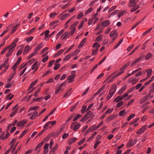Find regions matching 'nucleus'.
Segmentation results:
<instances>
[{
    "label": "nucleus",
    "mask_w": 154,
    "mask_h": 154,
    "mask_svg": "<svg viewBox=\"0 0 154 154\" xmlns=\"http://www.w3.org/2000/svg\"><path fill=\"white\" fill-rule=\"evenodd\" d=\"M80 127V124L77 123V122L73 123L71 125L70 128L73 129L74 131H76Z\"/></svg>",
    "instance_id": "2"
},
{
    "label": "nucleus",
    "mask_w": 154,
    "mask_h": 154,
    "mask_svg": "<svg viewBox=\"0 0 154 154\" xmlns=\"http://www.w3.org/2000/svg\"><path fill=\"white\" fill-rule=\"evenodd\" d=\"M86 40V38H84L81 42L78 45V48H80L82 47L84 44Z\"/></svg>",
    "instance_id": "13"
},
{
    "label": "nucleus",
    "mask_w": 154,
    "mask_h": 154,
    "mask_svg": "<svg viewBox=\"0 0 154 154\" xmlns=\"http://www.w3.org/2000/svg\"><path fill=\"white\" fill-rule=\"evenodd\" d=\"M83 13L82 12H80L78 14L77 17V18L78 19H81L82 17L83 16Z\"/></svg>",
    "instance_id": "33"
},
{
    "label": "nucleus",
    "mask_w": 154,
    "mask_h": 154,
    "mask_svg": "<svg viewBox=\"0 0 154 154\" xmlns=\"http://www.w3.org/2000/svg\"><path fill=\"white\" fill-rule=\"evenodd\" d=\"M137 139H136L133 140L131 139L127 144V146L128 148H130L133 146L137 142Z\"/></svg>",
    "instance_id": "4"
},
{
    "label": "nucleus",
    "mask_w": 154,
    "mask_h": 154,
    "mask_svg": "<svg viewBox=\"0 0 154 154\" xmlns=\"http://www.w3.org/2000/svg\"><path fill=\"white\" fill-rule=\"evenodd\" d=\"M75 76V75H73L68 77L67 79L69 80V82H71L73 81V79L74 78Z\"/></svg>",
    "instance_id": "14"
},
{
    "label": "nucleus",
    "mask_w": 154,
    "mask_h": 154,
    "mask_svg": "<svg viewBox=\"0 0 154 154\" xmlns=\"http://www.w3.org/2000/svg\"><path fill=\"white\" fill-rule=\"evenodd\" d=\"M138 81L137 79H136L135 78L131 77L129 79V82H132V84L134 85Z\"/></svg>",
    "instance_id": "6"
},
{
    "label": "nucleus",
    "mask_w": 154,
    "mask_h": 154,
    "mask_svg": "<svg viewBox=\"0 0 154 154\" xmlns=\"http://www.w3.org/2000/svg\"><path fill=\"white\" fill-rule=\"evenodd\" d=\"M117 86L116 85H112L111 89L109 91V93L106 98V100H109L112 96L116 91Z\"/></svg>",
    "instance_id": "1"
},
{
    "label": "nucleus",
    "mask_w": 154,
    "mask_h": 154,
    "mask_svg": "<svg viewBox=\"0 0 154 154\" xmlns=\"http://www.w3.org/2000/svg\"><path fill=\"white\" fill-rule=\"evenodd\" d=\"M116 72H114L113 73H112V74H111V75L109 76L105 80V82H106L111 77V76L116 74Z\"/></svg>",
    "instance_id": "46"
},
{
    "label": "nucleus",
    "mask_w": 154,
    "mask_h": 154,
    "mask_svg": "<svg viewBox=\"0 0 154 154\" xmlns=\"http://www.w3.org/2000/svg\"><path fill=\"white\" fill-rule=\"evenodd\" d=\"M77 140V138L75 137L69 139L68 140V143L69 145H71L74 143Z\"/></svg>",
    "instance_id": "11"
},
{
    "label": "nucleus",
    "mask_w": 154,
    "mask_h": 154,
    "mask_svg": "<svg viewBox=\"0 0 154 154\" xmlns=\"http://www.w3.org/2000/svg\"><path fill=\"white\" fill-rule=\"evenodd\" d=\"M92 114V113L90 111H89L85 115L88 119L89 118L91 117Z\"/></svg>",
    "instance_id": "30"
},
{
    "label": "nucleus",
    "mask_w": 154,
    "mask_h": 154,
    "mask_svg": "<svg viewBox=\"0 0 154 154\" xmlns=\"http://www.w3.org/2000/svg\"><path fill=\"white\" fill-rule=\"evenodd\" d=\"M134 99H132L131 100H130L128 103L127 104L126 106H128L129 105H130V104H132L133 102L134 101Z\"/></svg>",
    "instance_id": "64"
},
{
    "label": "nucleus",
    "mask_w": 154,
    "mask_h": 154,
    "mask_svg": "<svg viewBox=\"0 0 154 154\" xmlns=\"http://www.w3.org/2000/svg\"><path fill=\"white\" fill-rule=\"evenodd\" d=\"M58 147V146L57 144L54 148L53 149H52L50 151L49 153H50L51 152H54L57 149Z\"/></svg>",
    "instance_id": "38"
},
{
    "label": "nucleus",
    "mask_w": 154,
    "mask_h": 154,
    "mask_svg": "<svg viewBox=\"0 0 154 154\" xmlns=\"http://www.w3.org/2000/svg\"><path fill=\"white\" fill-rule=\"evenodd\" d=\"M133 7V8H132L131 10V11L132 12L135 11L139 8V6H136Z\"/></svg>",
    "instance_id": "37"
},
{
    "label": "nucleus",
    "mask_w": 154,
    "mask_h": 154,
    "mask_svg": "<svg viewBox=\"0 0 154 154\" xmlns=\"http://www.w3.org/2000/svg\"><path fill=\"white\" fill-rule=\"evenodd\" d=\"M55 65V66L54 67V69L55 70H56L58 69L60 66V64H56Z\"/></svg>",
    "instance_id": "53"
},
{
    "label": "nucleus",
    "mask_w": 154,
    "mask_h": 154,
    "mask_svg": "<svg viewBox=\"0 0 154 154\" xmlns=\"http://www.w3.org/2000/svg\"><path fill=\"white\" fill-rule=\"evenodd\" d=\"M88 119V118H87V117L85 116L81 119V121L82 122H84L86 120H87Z\"/></svg>",
    "instance_id": "56"
},
{
    "label": "nucleus",
    "mask_w": 154,
    "mask_h": 154,
    "mask_svg": "<svg viewBox=\"0 0 154 154\" xmlns=\"http://www.w3.org/2000/svg\"><path fill=\"white\" fill-rule=\"evenodd\" d=\"M123 99V98L122 97L118 96L114 99V102L116 101V102H118L122 100Z\"/></svg>",
    "instance_id": "15"
},
{
    "label": "nucleus",
    "mask_w": 154,
    "mask_h": 154,
    "mask_svg": "<svg viewBox=\"0 0 154 154\" xmlns=\"http://www.w3.org/2000/svg\"><path fill=\"white\" fill-rule=\"evenodd\" d=\"M135 116V115L134 114H131L128 118L127 121H129L131 119L133 118Z\"/></svg>",
    "instance_id": "43"
},
{
    "label": "nucleus",
    "mask_w": 154,
    "mask_h": 154,
    "mask_svg": "<svg viewBox=\"0 0 154 154\" xmlns=\"http://www.w3.org/2000/svg\"><path fill=\"white\" fill-rule=\"evenodd\" d=\"M69 13H66L64 14L61 17L60 19L62 20H64L65 18L69 17Z\"/></svg>",
    "instance_id": "17"
},
{
    "label": "nucleus",
    "mask_w": 154,
    "mask_h": 154,
    "mask_svg": "<svg viewBox=\"0 0 154 154\" xmlns=\"http://www.w3.org/2000/svg\"><path fill=\"white\" fill-rule=\"evenodd\" d=\"M110 23V22L109 20H106L102 23L101 25L104 27H106L108 26Z\"/></svg>",
    "instance_id": "10"
},
{
    "label": "nucleus",
    "mask_w": 154,
    "mask_h": 154,
    "mask_svg": "<svg viewBox=\"0 0 154 154\" xmlns=\"http://www.w3.org/2000/svg\"><path fill=\"white\" fill-rule=\"evenodd\" d=\"M38 53V52L36 51H35V52L32 53L28 57V59H29L31 58L34 55H35L37 54Z\"/></svg>",
    "instance_id": "35"
},
{
    "label": "nucleus",
    "mask_w": 154,
    "mask_h": 154,
    "mask_svg": "<svg viewBox=\"0 0 154 154\" xmlns=\"http://www.w3.org/2000/svg\"><path fill=\"white\" fill-rule=\"evenodd\" d=\"M125 109L120 111L119 113V115L121 116H122L125 113Z\"/></svg>",
    "instance_id": "61"
},
{
    "label": "nucleus",
    "mask_w": 154,
    "mask_h": 154,
    "mask_svg": "<svg viewBox=\"0 0 154 154\" xmlns=\"http://www.w3.org/2000/svg\"><path fill=\"white\" fill-rule=\"evenodd\" d=\"M33 36H30L26 38V40L27 42H30L33 38Z\"/></svg>",
    "instance_id": "42"
},
{
    "label": "nucleus",
    "mask_w": 154,
    "mask_h": 154,
    "mask_svg": "<svg viewBox=\"0 0 154 154\" xmlns=\"http://www.w3.org/2000/svg\"><path fill=\"white\" fill-rule=\"evenodd\" d=\"M9 48V46H7L5 47L4 49L2 51L1 53V54H3Z\"/></svg>",
    "instance_id": "57"
},
{
    "label": "nucleus",
    "mask_w": 154,
    "mask_h": 154,
    "mask_svg": "<svg viewBox=\"0 0 154 154\" xmlns=\"http://www.w3.org/2000/svg\"><path fill=\"white\" fill-rule=\"evenodd\" d=\"M98 51V49L97 48H95L93 50L92 53V55H95L97 54V52Z\"/></svg>",
    "instance_id": "47"
},
{
    "label": "nucleus",
    "mask_w": 154,
    "mask_h": 154,
    "mask_svg": "<svg viewBox=\"0 0 154 154\" xmlns=\"http://www.w3.org/2000/svg\"><path fill=\"white\" fill-rule=\"evenodd\" d=\"M49 33V30H47L45 32V38H48L49 37L48 36Z\"/></svg>",
    "instance_id": "59"
},
{
    "label": "nucleus",
    "mask_w": 154,
    "mask_h": 154,
    "mask_svg": "<svg viewBox=\"0 0 154 154\" xmlns=\"http://www.w3.org/2000/svg\"><path fill=\"white\" fill-rule=\"evenodd\" d=\"M89 87L87 88L86 89V90L82 94V96H84V95H85V94H86L88 92V91L89 90Z\"/></svg>",
    "instance_id": "60"
},
{
    "label": "nucleus",
    "mask_w": 154,
    "mask_h": 154,
    "mask_svg": "<svg viewBox=\"0 0 154 154\" xmlns=\"http://www.w3.org/2000/svg\"><path fill=\"white\" fill-rule=\"evenodd\" d=\"M72 89H70L69 91H68L65 94V95L63 96V97H67L68 95H70L71 94L72 91Z\"/></svg>",
    "instance_id": "23"
},
{
    "label": "nucleus",
    "mask_w": 154,
    "mask_h": 154,
    "mask_svg": "<svg viewBox=\"0 0 154 154\" xmlns=\"http://www.w3.org/2000/svg\"><path fill=\"white\" fill-rule=\"evenodd\" d=\"M75 115L74 114H73L71 116H70L69 118L66 121V122H69L70 120L73 117L75 116Z\"/></svg>",
    "instance_id": "50"
},
{
    "label": "nucleus",
    "mask_w": 154,
    "mask_h": 154,
    "mask_svg": "<svg viewBox=\"0 0 154 154\" xmlns=\"http://www.w3.org/2000/svg\"><path fill=\"white\" fill-rule=\"evenodd\" d=\"M56 15V14L55 13H52L50 14V17L51 18L54 17Z\"/></svg>",
    "instance_id": "52"
},
{
    "label": "nucleus",
    "mask_w": 154,
    "mask_h": 154,
    "mask_svg": "<svg viewBox=\"0 0 154 154\" xmlns=\"http://www.w3.org/2000/svg\"><path fill=\"white\" fill-rule=\"evenodd\" d=\"M27 130H25L23 131V132L21 134L20 136L19 137V138H21L22 137H23L25 134L27 132Z\"/></svg>",
    "instance_id": "45"
},
{
    "label": "nucleus",
    "mask_w": 154,
    "mask_h": 154,
    "mask_svg": "<svg viewBox=\"0 0 154 154\" xmlns=\"http://www.w3.org/2000/svg\"><path fill=\"white\" fill-rule=\"evenodd\" d=\"M117 35V32H116V30H114L111 32L110 36L111 37L114 36L115 37H116Z\"/></svg>",
    "instance_id": "19"
},
{
    "label": "nucleus",
    "mask_w": 154,
    "mask_h": 154,
    "mask_svg": "<svg viewBox=\"0 0 154 154\" xmlns=\"http://www.w3.org/2000/svg\"><path fill=\"white\" fill-rule=\"evenodd\" d=\"M70 55H68L65 57L64 60L65 61L68 60L70 58Z\"/></svg>",
    "instance_id": "62"
},
{
    "label": "nucleus",
    "mask_w": 154,
    "mask_h": 154,
    "mask_svg": "<svg viewBox=\"0 0 154 154\" xmlns=\"http://www.w3.org/2000/svg\"><path fill=\"white\" fill-rule=\"evenodd\" d=\"M126 86L124 85L119 91L118 93L120 94L123 93L126 88Z\"/></svg>",
    "instance_id": "21"
},
{
    "label": "nucleus",
    "mask_w": 154,
    "mask_h": 154,
    "mask_svg": "<svg viewBox=\"0 0 154 154\" xmlns=\"http://www.w3.org/2000/svg\"><path fill=\"white\" fill-rule=\"evenodd\" d=\"M27 122V120H25L22 121H20L17 124V126L18 127H20L26 124Z\"/></svg>",
    "instance_id": "8"
},
{
    "label": "nucleus",
    "mask_w": 154,
    "mask_h": 154,
    "mask_svg": "<svg viewBox=\"0 0 154 154\" xmlns=\"http://www.w3.org/2000/svg\"><path fill=\"white\" fill-rule=\"evenodd\" d=\"M14 48H13V47L10 46V45H9V48H8V52L6 55V57H8L11 54L13 51L14 50Z\"/></svg>",
    "instance_id": "5"
},
{
    "label": "nucleus",
    "mask_w": 154,
    "mask_h": 154,
    "mask_svg": "<svg viewBox=\"0 0 154 154\" xmlns=\"http://www.w3.org/2000/svg\"><path fill=\"white\" fill-rule=\"evenodd\" d=\"M115 118V116H109L108 118L107 119L106 121L107 122H109L110 121L113 120Z\"/></svg>",
    "instance_id": "31"
},
{
    "label": "nucleus",
    "mask_w": 154,
    "mask_h": 154,
    "mask_svg": "<svg viewBox=\"0 0 154 154\" xmlns=\"http://www.w3.org/2000/svg\"><path fill=\"white\" fill-rule=\"evenodd\" d=\"M51 123L50 121H49L46 123L44 126V128H46Z\"/></svg>",
    "instance_id": "63"
},
{
    "label": "nucleus",
    "mask_w": 154,
    "mask_h": 154,
    "mask_svg": "<svg viewBox=\"0 0 154 154\" xmlns=\"http://www.w3.org/2000/svg\"><path fill=\"white\" fill-rule=\"evenodd\" d=\"M153 28H152V27L151 28H150L149 29L147 30V31H145V32H144L143 34V36H144L145 35H146L149 32L151 31V30L153 29Z\"/></svg>",
    "instance_id": "41"
},
{
    "label": "nucleus",
    "mask_w": 154,
    "mask_h": 154,
    "mask_svg": "<svg viewBox=\"0 0 154 154\" xmlns=\"http://www.w3.org/2000/svg\"><path fill=\"white\" fill-rule=\"evenodd\" d=\"M15 73H13L11 74L9 76V78L8 79V82H9V81H10L12 79V78L14 75Z\"/></svg>",
    "instance_id": "48"
},
{
    "label": "nucleus",
    "mask_w": 154,
    "mask_h": 154,
    "mask_svg": "<svg viewBox=\"0 0 154 154\" xmlns=\"http://www.w3.org/2000/svg\"><path fill=\"white\" fill-rule=\"evenodd\" d=\"M42 44H39L38 47L36 48L35 49L34 51H35L37 52V51L39 50L42 47Z\"/></svg>",
    "instance_id": "22"
},
{
    "label": "nucleus",
    "mask_w": 154,
    "mask_h": 154,
    "mask_svg": "<svg viewBox=\"0 0 154 154\" xmlns=\"http://www.w3.org/2000/svg\"><path fill=\"white\" fill-rule=\"evenodd\" d=\"M81 117V116L80 115L78 114L77 116L73 119V121H76L79 118H80Z\"/></svg>",
    "instance_id": "54"
},
{
    "label": "nucleus",
    "mask_w": 154,
    "mask_h": 154,
    "mask_svg": "<svg viewBox=\"0 0 154 154\" xmlns=\"http://www.w3.org/2000/svg\"><path fill=\"white\" fill-rule=\"evenodd\" d=\"M100 46V45H99L97 42H96L93 44V48H97V49H98Z\"/></svg>",
    "instance_id": "36"
},
{
    "label": "nucleus",
    "mask_w": 154,
    "mask_h": 154,
    "mask_svg": "<svg viewBox=\"0 0 154 154\" xmlns=\"http://www.w3.org/2000/svg\"><path fill=\"white\" fill-rule=\"evenodd\" d=\"M138 2V0H130L129 4V6L131 7L136 6H139L137 4Z\"/></svg>",
    "instance_id": "3"
},
{
    "label": "nucleus",
    "mask_w": 154,
    "mask_h": 154,
    "mask_svg": "<svg viewBox=\"0 0 154 154\" xmlns=\"http://www.w3.org/2000/svg\"><path fill=\"white\" fill-rule=\"evenodd\" d=\"M116 8V6H114L110 8L108 10V12L110 13L113 10L115 9Z\"/></svg>",
    "instance_id": "44"
},
{
    "label": "nucleus",
    "mask_w": 154,
    "mask_h": 154,
    "mask_svg": "<svg viewBox=\"0 0 154 154\" xmlns=\"http://www.w3.org/2000/svg\"><path fill=\"white\" fill-rule=\"evenodd\" d=\"M130 64V62L126 63L120 68V70H122V72H123L124 70L128 67L129 65Z\"/></svg>",
    "instance_id": "16"
},
{
    "label": "nucleus",
    "mask_w": 154,
    "mask_h": 154,
    "mask_svg": "<svg viewBox=\"0 0 154 154\" xmlns=\"http://www.w3.org/2000/svg\"><path fill=\"white\" fill-rule=\"evenodd\" d=\"M64 29H62L58 33L56 36V39H57L64 32Z\"/></svg>",
    "instance_id": "24"
},
{
    "label": "nucleus",
    "mask_w": 154,
    "mask_h": 154,
    "mask_svg": "<svg viewBox=\"0 0 154 154\" xmlns=\"http://www.w3.org/2000/svg\"><path fill=\"white\" fill-rule=\"evenodd\" d=\"M18 41V39L17 38H16L14 41L13 42L11 43V44L10 45V46L13 47V48H15V47L16 46V44Z\"/></svg>",
    "instance_id": "18"
},
{
    "label": "nucleus",
    "mask_w": 154,
    "mask_h": 154,
    "mask_svg": "<svg viewBox=\"0 0 154 154\" xmlns=\"http://www.w3.org/2000/svg\"><path fill=\"white\" fill-rule=\"evenodd\" d=\"M86 108H87V106H83L82 109L81 110V112L83 113H84L85 111H87V110H86Z\"/></svg>",
    "instance_id": "40"
},
{
    "label": "nucleus",
    "mask_w": 154,
    "mask_h": 154,
    "mask_svg": "<svg viewBox=\"0 0 154 154\" xmlns=\"http://www.w3.org/2000/svg\"><path fill=\"white\" fill-rule=\"evenodd\" d=\"M146 71L147 72V77L148 78L151 76V74L152 72V70L151 69H148L146 70Z\"/></svg>",
    "instance_id": "12"
},
{
    "label": "nucleus",
    "mask_w": 154,
    "mask_h": 154,
    "mask_svg": "<svg viewBox=\"0 0 154 154\" xmlns=\"http://www.w3.org/2000/svg\"><path fill=\"white\" fill-rule=\"evenodd\" d=\"M38 62L37 61H36L35 63L32 65V69L34 70Z\"/></svg>",
    "instance_id": "58"
},
{
    "label": "nucleus",
    "mask_w": 154,
    "mask_h": 154,
    "mask_svg": "<svg viewBox=\"0 0 154 154\" xmlns=\"http://www.w3.org/2000/svg\"><path fill=\"white\" fill-rule=\"evenodd\" d=\"M152 55L150 53H149L145 56V59L146 60H149L152 56Z\"/></svg>",
    "instance_id": "28"
},
{
    "label": "nucleus",
    "mask_w": 154,
    "mask_h": 154,
    "mask_svg": "<svg viewBox=\"0 0 154 154\" xmlns=\"http://www.w3.org/2000/svg\"><path fill=\"white\" fill-rule=\"evenodd\" d=\"M13 97V95H12L11 94H10L7 96L6 99L7 100H11Z\"/></svg>",
    "instance_id": "32"
},
{
    "label": "nucleus",
    "mask_w": 154,
    "mask_h": 154,
    "mask_svg": "<svg viewBox=\"0 0 154 154\" xmlns=\"http://www.w3.org/2000/svg\"><path fill=\"white\" fill-rule=\"evenodd\" d=\"M38 81V79H37L31 84L29 88V90H30V89H31L32 87L34 86V85L36 84V83Z\"/></svg>",
    "instance_id": "27"
},
{
    "label": "nucleus",
    "mask_w": 154,
    "mask_h": 154,
    "mask_svg": "<svg viewBox=\"0 0 154 154\" xmlns=\"http://www.w3.org/2000/svg\"><path fill=\"white\" fill-rule=\"evenodd\" d=\"M18 109L17 108L14 112H12L10 115V117H13L14 115L17 112L18 110Z\"/></svg>",
    "instance_id": "29"
},
{
    "label": "nucleus",
    "mask_w": 154,
    "mask_h": 154,
    "mask_svg": "<svg viewBox=\"0 0 154 154\" xmlns=\"http://www.w3.org/2000/svg\"><path fill=\"white\" fill-rule=\"evenodd\" d=\"M146 126H144L140 129L137 132V134H140L143 132L146 129Z\"/></svg>",
    "instance_id": "9"
},
{
    "label": "nucleus",
    "mask_w": 154,
    "mask_h": 154,
    "mask_svg": "<svg viewBox=\"0 0 154 154\" xmlns=\"http://www.w3.org/2000/svg\"><path fill=\"white\" fill-rule=\"evenodd\" d=\"M38 108H39V107L38 106H33V107H31L30 108V109L29 110V111L33 110H35L38 109Z\"/></svg>",
    "instance_id": "49"
},
{
    "label": "nucleus",
    "mask_w": 154,
    "mask_h": 154,
    "mask_svg": "<svg viewBox=\"0 0 154 154\" xmlns=\"http://www.w3.org/2000/svg\"><path fill=\"white\" fill-rule=\"evenodd\" d=\"M38 114L37 112H35L34 113L32 116L30 118L31 119H33L35 118L37 114Z\"/></svg>",
    "instance_id": "34"
},
{
    "label": "nucleus",
    "mask_w": 154,
    "mask_h": 154,
    "mask_svg": "<svg viewBox=\"0 0 154 154\" xmlns=\"http://www.w3.org/2000/svg\"><path fill=\"white\" fill-rule=\"evenodd\" d=\"M70 34L68 32H66L62 35L61 38L62 39H64L68 38Z\"/></svg>",
    "instance_id": "7"
},
{
    "label": "nucleus",
    "mask_w": 154,
    "mask_h": 154,
    "mask_svg": "<svg viewBox=\"0 0 154 154\" xmlns=\"http://www.w3.org/2000/svg\"><path fill=\"white\" fill-rule=\"evenodd\" d=\"M64 51V50H60L58 51L54 56V57H56L59 56Z\"/></svg>",
    "instance_id": "25"
},
{
    "label": "nucleus",
    "mask_w": 154,
    "mask_h": 154,
    "mask_svg": "<svg viewBox=\"0 0 154 154\" xmlns=\"http://www.w3.org/2000/svg\"><path fill=\"white\" fill-rule=\"evenodd\" d=\"M103 35H100L98 36L96 38L95 41H96L99 42L102 38Z\"/></svg>",
    "instance_id": "55"
},
{
    "label": "nucleus",
    "mask_w": 154,
    "mask_h": 154,
    "mask_svg": "<svg viewBox=\"0 0 154 154\" xmlns=\"http://www.w3.org/2000/svg\"><path fill=\"white\" fill-rule=\"evenodd\" d=\"M20 24L17 23V24L16 25L14 26L12 28V31H11V33H13L16 30L17 28L19 26Z\"/></svg>",
    "instance_id": "20"
},
{
    "label": "nucleus",
    "mask_w": 154,
    "mask_h": 154,
    "mask_svg": "<svg viewBox=\"0 0 154 154\" xmlns=\"http://www.w3.org/2000/svg\"><path fill=\"white\" fill-rule=\"evenodd\" d=\"M93 10V8H89L85 12V15H86L88 14H89Z\"/></svg>",
    "instance_id": "39"
},
{
    "label": "nucleus",
    "mask_w": 154,
    "mask_h": 154,
    "mask_svg": "<svg viewBox=\"0 0 154 154\" xmlns=\"http://www.w3.org/2000/svg\"><path fill=\"white\" fill-rule=\"evenodd\" d=\"M29 46H26L23 51V54H26L29 51Z\"/></svg>",
    "instance_id": "26"
},
{
    "label": "nucleus",
    "mask_w": 154,
    "mask_h": 154,
    "mask_svg": "<svg viewBox=\"0 0 154 154\" xmlns=\"http://www.w3.org/2000/svg\"><path fill=\"white\" fill-rule=\"evenodd\" d=\"M91 128L90 129L92 131H93L94 130H95L97 129V128H96V127L95 125H94L91 126V127L89 128Z\"/></svg>",
    "instance_id": "51"
}]
</instances>
